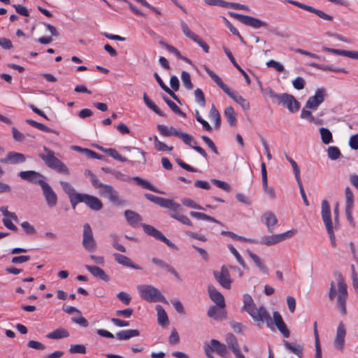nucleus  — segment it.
I'll use <instances>...</instances> for the list:
<instances>
[{"label": "nucleus", "instance_id": "f257e3e1", "mask_svg": "<svg viewBox=\"0 0 358 358\" xmlns=\"http://www.w3.org/2000/svg\"><path fill=\"white\" fill-rule=\"evenodd\" d=\"M242 310L247 312L250 317L260 326L265 322L268 327H271L273 322L270 314L264 306L257 308L253 299L248 294L243 295V306Z\"/></svg>", "mask_w": 358, "mask_h": 358}, {"label": "nucleus", "instance_id": "f03ea898", "mask_svg": "<svg viewBox=\"0 0 358 358\" xmlns=\"http://www.w3.org/2000/svg\"><path fill=\"white\" fill-rule=\"evenodd\" d=\"M204 69L213 81L234 101L238 103L244 110H248L250 108L249 101L239 95L236 92L232 90L225 85L222 79L208 67L205 66Z\"/></svg>", "mask_w": 358, "mask_h": 358}, {"label": "nucleus", "instance_id": "7ed1b4c3", "mask_svg": "<svg viewBox=\"0 0 358 358\" xmlns=\"http://www.w3.org/2000/svg\"><path fill=\"white\" fill-rule=\"evenodd\" d=\"M338 282V292L335 288L334 283H331V287L329 293V298L330 300H334L337 296V305L341 308V312L343 315H345L347 313L346 310V300L348 297L347 286L345 283L343 278L338 275L337 277Z\"/></svg>", "mask_w": 358, "mask_h": 358}, {"label": "nucleus", "instance_id": "20e7f679", "mask_svg": "<svg viewBox=\"0 0 358 358\" xmlns=\"http://www.w3.org/2000/svg\"><path fill=\"white\" fill-rule=\"evenodd\" d=\"M140 296L148 302H162L169 304L168 301L161 292L156 287L149 285H140L137 286Z\"/></svg>", "mask_w": 358, "mask_h": 358}, {"label": "nucleus", "instance_id": "39448f33", "mask_svg": "<svg viewBox=\"0 0 358 358\" xmlns=\"http://www.w3.org/2000/svg\"><path fill=\"white\" fill-rule=\"evenodd\" d=\"M43 150L44 153H40L39 157L49 168L66 175L69 173V169L62 162L55 156L53 151L50 150L45 146L43 147Z\"/></svg>", "mask_w": 358, "mask_h": 358}, {"label": "nucleus", "instance_id": "423d86ee", "mask_svg": "<svg viewBox=\"0 0 358 358\" xmlns=\"http://www.w3.org/2000/svg\"><path fill=\"white\" fill-rule=\"evenodd\" d=\"M321 215L325 225L327 233L329 235L331 243L333 247L336 246L335 235L334 232L333 223L331 217L330 206L327 200L322 201Z\"/></svg>", "mask_w": 358, "mask_h": 358}, {"label": "nucleus", "instance_id": "0eeeda50", "mask_svg": "<svg viewBox=\"0 0 358 358\" xmlns=\"http://www.w3.org/2000/svg\"><path fill=\"white\" fill-rule=\"evenodd\" d=\"M296 229H293L282 234L264 236L259 241H257L258 242L257 244L264 245L266 246L273 245L287 238H292L296 234Z\"/></svg>", "mask_w": 358, "mask_h": 358}, {"label": "nucleus", "instance_id": "6e6552de", "mask_svg": "<svg viewBox=\"0 0 358 358\" xmlns=\"http://www.w3.org/2000/svg\"><path fill=\"white\" fill-rule=\"evenodd\" d=\"M229 15L240 21L241 23H243L245 25L252 27L255 29H259L260 27H267L268 24L266 22L262 21L257 18H255L252 16L249 15H245L234 12H229Z\"/></svg>", "mask_w": 358, "mask_h": 358}, {"label": "nucleus", "instance_id": "1a4fd4ad", "mask_svg": "<svg viewBox=\"0 0 358 358\" xmlns=\"http://www.w3.org/2000/svg\"><path fill=\"white\" fill-rule=\"evenodd\" d=\"M82 244L83 248L89 252H94L96 248V243L93 237L92 230L90 225L87 223L85 224L83 226Z\"/></svg>", "mask_w": 358, "mask_h": 358}, {"label": "nucleus", "instance_id": "9d476101", "mask_svg": "<svg viewBox=\"0 0 358 358\" xmlns=\"http://www.w3.org/2000/svg\"><path fill=\"white\" fill-rule=\"evenodd\" d=\"M181 29L183 32V34L188 37L189 38L194 41L195 43H196L206 53L209 52L210 47L209 45L201 38L199 37L196 34L192 31L187 23L184 21H181L180 22Z\"/></svg>", "mask_w": 358, "mask_h": 358}, {"label": "nucleus", "instance_id": "9b49d317", "mask_svg": "<svg viewBox=\"0 0 358 358\" xmlns=\"http://www.w3.org/2000/svg\"><path fill=\"white\" fill-rule=\"evenodd\" d=\"M276 103L282 104L284 106L291 112L294 113L299 110L300 108L299 102L295 99L293 95L283 93L280 94Z\"/></svg>", "mask_w": 358, "mask_h": 358}, {"label": "nucleus", "instance_id": "f8f14e48", "mask_svg": "<svg viewBox=\"0 0 358 358\" xmlns=\"http://www.w3.org/2000/svg\"><path fill=\"white\" fill-rule=\"evenodd\" d=\"M41 187L47 206L50 208L56 206L58 202V196L52 187L47 182H45Z\"/></svg>", "mask_w": 358, "mask_h": 358}, {"label": "nucleus", "instance_id": "ddd939ff", "mask_svg": "<svg viewBox=\"0 0 358 358\" xmlns=\"http://www.w3.org/2000/svg\"><path fill=\"white\" fill-rule=\"evenodd\" d=\"M214 277L217 282L224 288L229 289L232 283L230 273L225 266H222L220 271H214Z\"/></svg>", "mask_w": 358, "mask_h": 358}, {"label": "nucleus", "instance_id": "4468645a", "mask_svg": "<svg viewBox=\"0 0 358 358\" xmlns=\"http://www.w3.org/2000/svg\"><path fill=\"white\" fill-rule=\"evenodd\" d=\"M18 176L24 180L34 184H38L40 186H42L45 182V177L35 171H22L18 173Z\"/></svg>", "mask_w": 358, "mask_h": 358}, {"label": "nucleus", "instance_id": "2eb2a0df", "mask_svg": "<svg viewBox=\"0 0 358 358\" xmlns=\"http://www.w3.org/2000/svg\"><path fill=\"white\" fill-rule=\"evenodd\" d=\"M325 95L326 91L324 88L317 89L315 95L309 97L306 103V108L316 110L319 105L324 101Z\"/></svg>", "mask_w": 358, "mask_h": 358}, {"label": "nucleus", "instance_id": "dca6fc26", "mask_svg": "<svg viewBox=\"0 0 358 358\" xmlns=\"http://www.w3.org/2000/svg\"><path fill=\"white\" fill-rule=\"evenodd\" d=\"M345 215L347 220L350 222V224L352 227H355V222L352 217V208L354 203V196L349 187H347L345 191Z\"/></svg>", "mask_w": 358, "mask_h": 358}, {"label": "nucleus", "instance_id": "f3484780", "mask_svg": "<svg viewBox=\"0 0 358 358\" xmlns=\"http://www.w3.org/2000/svg\"><path fill=\"white\" fill-rule=\"evenodd\" d=\"M101 196L108 198L112 203L120 205L123 202L119 199L117 192L109 185H103L99 190Z\"/></svg>", "mask_w": 358, "mask_h": 358}, {"label": "nucleus", "instance_id": "a211bd4d", "mask_svg": "<svg viewBox=\"0 0 358 358\" xmlns=\"http://www.w3.org/2000/svg\"><path fill=\"white\" fill-rule=\"evenodd\" d=\"M144 196L149 201L155 203L160 207L165 208H176L177 205L172 199H165L163 197L157 196L151 194H145Z\"/></svg>", "mask_w": 358, "mask_h": 358}, {"label": "nucleus", "instance_id": "6ab92c4d", "mask_svg": "<svg viewBox=\"0 0 358 358\" xmlns=\"http://www.w3.org/2000/svg\"><path fill=\"white\" fill-rule=\"evenodd\" d=\"M345 334L346 330L345 325L343 323L341 322L338 326L336 335L334 342V347L336 350L340 351H342L343 350Z\"/></svg>", "mask_w": 358, "mask_h": 358}, {"label": "nucleus", "instance_id": "aec40b11", "mask_svg": "<svg viewBox=\"0 0 358 358\" xmlns=\"http://www.w3.org/2000/svg\"><path fill=\"white\" fill-rule=\"evenodd\" d=\"M25 161L26 157L24 154L13 151L9 152L6 157L0 159V162L7 164H17L24 163Z\"/></svg>", "mask_w": 358, "mask_h": 358}, {"label": "nucleus", "instance_id": "412c9836", "mask_svg": "<svg viewBox=\"0 0 358 358\" xmlns=\"http://www.w3.org/2000/svg\"><path fill=\"white\" fill-rule=\"evenodd\" d=\"M261 220L266 224L268 232H273L275 227L278 224V219L273 212L267 211L264 213L261 217Z\"/></svg>", "mask_w": 358, "mask_h": 358}, {"label": "nucleus", "instance_id": "4be33fe9", "mask_svg": "<svg viewBox=\"0 0 358 358\" xmlns=\"http://www.w3.org/2000/svg\"><path fill=\"white\" fill-rule=\"evenodd\" d=\"M83 203H85L90 209L98 211L103 208L102 202L97 197L83 194Z\"/></svg>", "mask_w": 358, "mask_h": 358}, {"label": "nucleus", "instance_id": "5701e85b", "mask_svg": "<svg viewBox=\"0 0 358 358\" xmlns=\"http://www.w3.org/2000/svg\"><path fill=\"white\" fill-rule=\"evenodd\" d=\"M208 290L210 299L215 302L219 308H224L225 307V301L223 295L213 285H209Z\"/></svg>", "mask_w": 358, "mask_h": 358}, {"label": "nucleus", "instance_id": "b1692460", "mask_svg": "<svg viewBox=\"0 0 358 358\" xmlns=\"http://www.w3.org/2000/svg\"><path fill=\"white\" fill-rule=\"evenodd\" d=\"M273 321L277 327L278 329L281 332L284 337L288 338L289 336V331L287 327V325L284 322L280 314L275 311L273 314Z\"/></svg>", "mask_w": 358, "mask_h": 358}, {"label": "nucleus", "instance_id": "393cba45", "mask_svg": "<svg viewBox=\"0 0 358 358\" xmlns=\"http://www.w3.org/2000/svg\"><path fill=\"white\" fill-rule=\"evenodd\" d=\"M114 256V259H115V261L122 265V266H127V267H129V268H134V269H136V270H141V267L139 266L137 264H135L132 262V261L131 260L130 258H129L127 256H124L123 255H121V254H119V253H115L113 255Z\"/></svg>", "mask_w": 358, "mask_h": 358}, {"label": "nucleus", "instance_id": "a878e982", "mask_svg": "<svg viewBox=\"0 0 358 358\" xmlns=\"http://www.w3.org/2000/svg\"><path fill=\"white\" fill-rule=\"evenodd\" d=\"M85 268L92 275L96 278H98L106 282H108L110 280L109 276L106 274L104 271L98 266L86 265Z\"/></svg>", "mask_w": 358, "mask_h": 358}, {"label": "nucleus", "instance_id": "bb28decb", "mask_svg": "<svg viewBox=\"0 0 358 358\" xmlns=\"http://www.w3.org/2000/svg\"><path fill=\"white\" fill-rule=\"evenodd\" d=\"M124 216L128 223L133 227H137L142 220L139 214L131 210H125Z\"/></svg>", "mask_w": 358, "mask_h": 358}, {"label": "nucleus", "instance_id": "cd10ccee", "mask_svg": "<svg viewBox=\"0 0 358 358\" xmlns=\"http://www.w3.org/2000/svg\"><path fill=\"white\" fill-rule=\"evenodd\" d=\"M224 52H225L226 55L229 58V59L231 61V62L233 64L234 66L239 71L241 74L244 76L245 81L248 84L250 83V79L248 76V75L245 73V71L238 65V64L236 62L235 58L234 57L231 51L227 48L226 47H223Z\"/></svg>", "mask_w": 358, "mask_h": 358}, {"label": "nucleus", "instance_id": "c85d7f7f", "mask_svg": "<svg viewBox=\"0 0 358 358\" xmlns=\"http://www.w3.org/2000/svg\"><path fill=\"white\" fill-rule=\"evenodd\" d=\"M284 346L290 352L296 355L299 358L302 357L303 354V345L296 343H289L287 341H283Z\"/></svg>", "mask_w": 358, "mask_h": 358}, {"label": "nucleus", "instance_id": "c756f323", "mask_svg": "<svg viewBox=\"0 0 358 358\" xmlns=\"http://www.w3.org/2000/svg\"><path fill=\"white\" fill-rule=\"evenodd\" d=\"M131 180H133L134 182H135V183L136 185L142 187L144 189H148V190H150L152 192L159 193V194L163 193L162 192L158 190L155 187H154L149 181H148L145 179H143L140 177L136 176V177L132 178Z\"/></svg>", "mask_w": 358, "mask_h": 358}, {"label": "nucleus", "instance_id": "7c9ffc66", "mask_svg": "<svg viewBox=\"0 0 358 358\" xmlns=\"http://www.w3.org/2000/svg\"><path fill=\"white\" fill-rule=\"evenodd\" d=\"M210 344L215 352L222 357H226L227 355V348L225 344L216 339H211Z\"/></svg>", "mask_w": 358, "mask_h": 358}, {"label": "nucleus", "instance_id": "2f4dec72", "mask_svg": "<svg viewBox=\"0 0 358 358\" xmlns=\"http://www.w3.org/2000/svg\"><path fill=\"white\" fill-rule=\"evenodd\" d=\"M140 332L137 329H127L117 332L116 334V337L118 340L127 341L131 338L138 336Z\"/></svg>", "mask_w": 358, "mask_h": 358}, {"label": "nucleus", "instance_id": "473e14b6", "mask_svg": "<svg viewBox=\"0 0 358 358\" xmlns=\"http://www.w3.org/2000/svg\"><path fill=\"white\" fill-rule=\"evenodd\" d=\"M156 310L157 313V321L162 327H166L169 323V317L163 307L160 305L156 306Z\"/></svg>", "mask_w": 358, "mask_h": 358}, {"label": "nucleus", "instance_id": "72a5a7b5", "mask_svg": "<svg viewBox=\"0 0 358 358\" xmlns=\"http://www.w3.org/2000/svg\"><path fill=\"white\" fill-rule=\"evenodd\" d=\"M225 341L227 344V346L229 349L231 350L234 354L238 352V351L240 350L238 340L233 334L228 333L226 335Z\"/></svg>", "mask_w": 358, "mask_h": 358}, {"label": "nucleus", "instance_id": "f704fd0d", "mask_svg": "<svg viewBox=\"0 0 358 358\" xmlns=\"http://www.w3.org/2000/svg\"><path fill=\"white\" fill-rule=\"evenodd\" d=\"M96 148L100 150L101 151L108 154L111 157L114 158L116 160H118L122 162H126L128 161V159L122 157L119 154V152L114 148H104L101 146L97 145Z\"/></svg>", "mask_w": 358, "mask_h": 358}, {"label": "nucleus", "instance_id": "c9c22d12", "mask_svg": "<svg viewBox=\"0 0 358 358\" xmlns=\"http://www.w3.org/2000/svg\"><path fill=\"white\" fill-rule=\"evenodd\" d=\"M207 315L209 317H212L215 320H222L225 318V311L223 308H219V307L211 306L207 313Z\"/></svg>", "mask_w": 358, "mask_h": 358}, {"label": "nucleus", "instance_id": "e433bc0d", "mask_svg": "<svg viewBox=\"0 0 358 358\" xmlns=\"http://www.w3.org/2000/svg\"><path fill=\"white\" fill-rule=\"evenodd\" d=\"M224 115L230 126L234 127L236 125L237 115L232 106L227 107L224 110Z\"/></svg>", "mask_w": 358, "mask_h": 358}, {"label": "nucleus", "instance_id": "4c0bfd02", "mask_svg": "<svg viewBox=\"0 0 358 358\" xmlns=\"http://www.w3.org/2000/svg\"><path fill=\"white\" fill-rule=\"evenodd\" d=\"M208 116L210 120L214 122L215 129H219L221 125V117L214 104L211 106Z\"/></svg>", "mask_w": 358, "mask_h": 358}, {"label": "nucleus", "instance_id": "58836bf2", "mask_svg": "<svg viewBox=\"0 0 358 358\" xmlns=\"http://www.w3.org/2000/svg\"><path fill=\"white\" fill-rule=\"evenodd\" d=\"M152 262L157 266H158L162 268L166 269L169 272H170L171 274H173L176 278L180 279V275L178 273V272L176 271V269L174 268L171 267V266H169L168 264H166L163 260L154 257L152 259Z\"/></svg>", "mask_w": 358, "mask_h": 358}, {"label": "nucleus", "instance_id": "ea45409f", "mask_svg": "<svg viewBox=\"0 0 358 358\" xmlns=\"http://www.w3.org/2000/svg\"><path fill=\"white\" fill-rule=\"evenodd\" d=\"M308 66L324 71L341 72L344 73H348V71L343 68L336 69L329 66L322 65L314 62L309 63Z\"/></svg>", "mask_w": 358, "mask_h": 358}, {"label": "nucleus", "instance_id": "a19ab883", "mask_svg": "<svg viewBox=\"0 0 358 358\" xmlns=\"http://www.w3.org/2000/svg\"><path fill=\"white\" fill-rule=\"evenodd\" d=\"M69 336V331L64 328L57 329L47 335V338L50 339H61Z\"/></svg>", "mask_w": 358, "mask_h": 358}, {"label": "nucleus", "instance_id": "79ce46f5", "mask_svg": "<svg viewBox=\"0 0 358 358\" xmlns=\"http://www.w3.org/2000/svg\"><path fill=\"white\" fill-rule=\"evenodd\" d=\"M143 101L145 105L157 115L162 117H165L166 115L159 108L148 96L146 93L143 94Z\"/></svg>", "mask_w": 358, "mask_h": 358}, {"label": "nucleus", "instance_id": "37998d69", "mask_svg": "<svg viewBox=\"0 0 358 358\" xmlns=\"http://www.w3.org/2000/svg\"><path fill=\"white\" fill-rule=\"evenodd\" d=\"M141 226L143 228L144 231L149 236H153L157 240H159V238L162 237L163 234L156 229L154 227L147 224H141Z\"/></svg>", "mask_w": 358, "mask_h": 358}, {"label": "nucleus", "instance_id": "c03bdc74", "mask_svg": "<svg viewBox=\"0 0 358 358\" xmlns=\"http://www.w3.org/2000/svg\"><path fill=\"white\" fill-rule=\"evenodd\" d=\"M248 253L259 270L263 273H266L268 271L267 267L264 265L260 257L250 250L248 251Z\"/></svg>", "mask_w": 358, "mask_h": 358}, {"label": "nucleus", "instance_id": "a18cd8bd", "mask_svg": "<svg viewBox=\"0 0 358 358\" xmlns=\"http://www.w3.org/2000/svg\"><path fill=\"white\" fill-rule=\"evenodd\" d=\"M319 131L324 144L327 145L333 141L332 134L328 129L322 127Z\"/></svg>", "mask_w": 358, "mask_h": 358}, {"label": "nucleus", "instance_id": "49530a36", "mask_svg": "<svg viewBox=\"0 0 358 358\" xmlns=\"http://www.w3.org/2000/svg\"><path fill=\"white\" fill-rule=\"evenodd\" d=\"M259 85L262 94L265 96H268L275 103H276L280 94H276L271 87L264 88L261 82L259 83Z\"/></svg>", "mask_w": 358, "mask_h": 358}, {"label": "nucleus", "instance_id": "de8ad7c7", "mask_svg": "<svg viewBox=\"0 0 358 358\" xmlns=\"http://www.w3.org/2000/svg\"><path fill=\"white\" fill-rule=\"evenodd\" d=\"M221 234L222 235H224V236H229V237H231V238H234V239H237V240H239V241H245V242H248V243H258L257 241V240H255V239L247 238H245L243 236H238V235H237V234H234V232H231V231H221Z\"/></svg>", "mask_w": 358, "mask_h": 358}, {"label": "nucleus", "instance_id": "09e8293b", "mask_svg": "<svg viewBox=\"0 0 358 358\" xmlns=\"http://www.w3.org/2000/svg\"><path fill=\"white\" fill-rule=\"evenodd\" d=\"M314 335L315 338V358H322V349L320 347L319 334L317 329V322H314Z\"/></svg>", "mask_w": 358, "mask_h": 358}, {"label": "nucleus", "instance_id": "8fccbe9b", "mask_svg": "<svg viewBox=\"0 0 358 358\" xmlns=\"http://www.w3.org/2000/svg\"><path fill=\"white\" fill-rule=\"evenodd\" d=\"M327 151V156L331 160H336L341 156V152L336 146H329Z\"/></svg>", "mask_w": 358, "mask_h": 358}, {"label": "nucleus", "instance_id": "3c124183", "mask_svg": "<svg viewBox=\"0 0 358 358\" xmlns=\"http://www.w3.org/2000/svg\"><path fill=\"white\" fill-rule=\"evenodd\" d=\"M163 99L175 113L180 115L182 117H185V113H183L173 101L166 96H163Z\"/></svg>", "mask_w": 358, "mask_h": 358}, {"label": "nucleus", "instance_id": "603ef678", "mask_svg": "<svg viewBox=\"0 0 358 358\" xmlns=\"http://www.w3.org/2000/svg\"><path fill=\"white\" fill-rule=\"evenodd\" d=\"M160 44L164 47L167 50H169L170 52L173 53V55H175L178 59H182V60H185V61H188L187 59H186L185 57H183L180 51L175 47L171 45H169L167 44L166 43L164 42V41H161L160 42Z\"/></svg>", "mask_w": 358, "mask_h": 358}, {"label": "nucleus", "instance_id": "864d4df0", "mask_svg": "<svg viewBox=\"0 0 358 358\" xmlns=\"http://www.w3.org/2000/svg\"><path fill=\"white\" fill-rule=\"evenodd\" d=\"M59 183L64 192L68 194L69 197L78 194L70 183L65 181H60Z\"/></svg>", "mask_w": 358, "mask_h": 358}, {"label": "nucleus", "instance_id": "5fc2aeb1", "mask_svg": "<svg viewBox=\"0 0 358 358\" xmlns=\"http://www.w3.org/2000/svg\"><path fill=\"white\" fill-rule=\"evenodd\" d=\"M286 159L292 165V167L293 169V172L296 178V180H299L301 179L300 178V169L299 166L297 165L296 162L292 159L289 156L287 155L285 156Z\"/></svg>", "mask_w": 358, "mask_h": 358}, {"label": "nucleus", "instance_id": "6e6d98bb", "mask_svg": "<svg viewBox=\"0 0 358 358\" xmlns=\"http://www.w3.org/2000/svg\"><path fill=\"white\" fill-rule=\"evenodd\" d=\"M181 79L184 86L187 90H192L193 88V84L192 83L190 75L188 72L182 71L181 73Z\"/></svg>", "mask_w": 358, "mask_h": 358}, {"label": "nucleus", "instance_id": "4d7b16f0", "mask_svg": "<svg viewBox=\"0 0 358 358\" xmlns=\"http://www.w3.org/2000/svg\"><path fill=\"white\" fill-rule=\"evenodd\" d=\"M154 145L155 148L158 151H171L173 149V146H168L165 143L161 142L157 136L155 137Z\"/></svg>", "mask_w": 358, "mask_h": 358}, {"label": "nucleus", "instance_id": "13d9d810", "mask_svg": "<svg viewBox=\"0 0 358 358\" xmlns=\"http://www.w3.org/2000/svg\"><path fill=\"white\" fill-rule=\"evenodd\" d=\"M194 96L196 101L200 104L201 107H204L206 106V99L203 91L199 88H197L194 90Z\"/></svg>", "mask_w": 358, "mask_h": 358}, {"label": "nucleus", "instance_id": "bf43d9fd", "mask_svg": "<svg viewBox=\"0 0 358 358\" xmlns=\"http://www.w3.org/2000/svg\"><path fill=\"white\" fill-rule=\"evenodd\" d=\"M306 108L305 107L302 110H301V117L302 119H305V120H307L309 122H314L315 124H319L320 123V120H317V119H315L311 114V112L308 110H306Z\"/></svg>", "mask_w": 358, "mask_h": 358}, {"label": "nucleus", "instance_id": "052dcab7", "mask_svg": "<svg viewBox=\"0 0 358 358\" xmlns=\"http://www.w3.org/2000/svg\"><path fill=\"white\" fill-rule=\"evenodd\" d=\"M308 11L316 14L317 16H319L320 18L324 20L331 21L333 20V16L328 15L324 12L320 10H317L312 6L310 7Z\"/></svg>", "mask_w": 358, "mask_h": 358}, {"label": "nucleus", "instance_id": "680f3d73", "mask_svg": "<svg viewBox=\"0 0 358 358\" xmlns=\"http://www.w3.org/2000/svg\"><path fill=\"white\" fill-rule=\"evenodd\" d=\"M306 83L305 79L301 76H298L292 80V85L297 90H303L305 87Z\"/></svg>", "mask_w": 358, "mask_h": 358}, {"label": "nucleus", "instance_id": "e2e57ef3", "mask_svg": "<svg viewBox=\"0 0 358 358\" xmlns=\"http://www.w3.org/2000/svg\"><path fill=\"white\" fill-rule=\"evenodd\" d=\"M0 211L2 213L3 215L6 217V218H10L12 220H13L15 222H18L19 220H18V217L16 215V214L13 212H10L8 210V207L7 206H1L0 207Z\"/></svg>", "mask_w": 358, "mask_h": 358}, {"label": "nucleus", "instance_id": "0e129e2a", "mask_svg": "<svg viewBox=\"0 0 358 358\" xmlns=\"http://www.w3.org/2000/svg\"><path fill=\"white\" fill-rule=\"evenodd\" d=\"M211 182L216 185L217 187L226 191L230 192L231 188V186L226 182L219 180L217 179H212Z\"/></svg>", "mask_w": 358, "mask_h": 358}, {"label": "nucleus", "instance_id": "69168bd1", "mask_svg": "<svg viewBox=\"0 0 358 358\" xmlns=\"http://www.w3.org/2000/svg\"><path fill=\"white\" fill-rule=\"evenodd\" d=\"M69 352L71 353L85 354L86 348L84 345L81 344L71 345L69 348Z\"/></svg>", "mask_w": 358, "mask_h": 358}, {"label": "nucleus", "instance_id": "338daca9", "mask_svg": "<svg viewBox=\"0 0 358 358\" xmlns=\"http://www.w3.org/2000/svg\"><path fill=\"white\" fill-rule=\"evenodd\" d=\"M178 138H180L186 145L190 146L191 148L192 146H193L192 143L196 144V142L194 141L193 137L187 133L180 132Z\"/></svg>", "mask_w": 358, "mask_h": 358}, {"label": "nucleus", "instance_id": "774afa93", "mask_svg": "<svg viewBox=\"0 0 358 358\" xmlns=\"http://www.w3.org/2000/svg\"><path fill=\"white\" fill-rule=\"evenodd\" d=\"M228 248L229 249L231 252L234 255V257H236V259L238 261V262L243 268H246V266H245V262H244L243 259L242 258L241 255L238 253V252L236 250V249L232 245H228Z\"/></svg>", "mask_w": 358, "mask_h": 358}]
</instances>
